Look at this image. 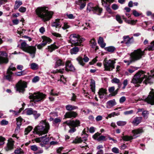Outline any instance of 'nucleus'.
<instances>
[{"mask_svg":"<svg viewBox=\"0 0 154 154\" xmlns=\"http://www.w3.org/2000/svg\"><path fill=\"white\" fill-rule=\"evenodd\" d=\"M26 73L25 70H23L20 72H19L15 73V74L17 76H20L25 75Z\"/></svg>","mask_w":154,"mask_h":154,"instance_id":"48","label":"nucleus"},{"mask_svg":"<svg viewBox=\"0 0 154 154\" xmlns=\"http://www.w3.org/2000/svg\"><path fill=\"white\" fill-rule=\"evenodd\" d=\"M14 152L15 154H23L24 153L23 151L21 148L15 150Z\"/></svg>","mask_w":154,"mask_h":154,"instance_id":"51","label":"nucleus"},{"mask_svg":"<svg viewBox=\"0 0 154 154\" xmlns=\"http://www.w3.org/2000/svg\"><path fill=\"white\" fill-rule=\"evenodd\" d=\"M8 55L7 53L0 51V64L7 63L8 62Z\"/></svg>","mask_w":154,"mask_h":154,"instance_id":"11","label":"nucleus"},{"mask_svg":"<svg viewBox=\"0 0 154 154\" xmlns=\"http://www.w3.org/2000/svg\"><path fill=\"white\" fill-rule=\"evenodd\" d=\"M145 72L141 70L139 71L135 75L140 79H141L142 80L144 79L145 78V80L143 82V83L147 84L148 83H150V79L149 78V77L147 78V76L145 74Z\"/></svg>","mask_w":154,"mask_h":154,"instance_id":"8","label":"nucleus"},{"mask_svg":"<svg viewBox=\"0 0 154 154\" xmlns=\"http://www.w3.org/2000/svg\"><path fill=\"white\" fill-rule=\"evenodd\" d=\"M116 123L118 126H122L125 125L127 124V122L126 121H118Z\"/></svg>","mask_w":154,"mask_h":154,"instance_id":"46","label":"nucleus"},{"mask_svg":"<svg viewBox=\"0 0 154 154\" xmlns=\"http://www.w3.org/2000/svg\"><path fill=\"white\" fill-rule=\"evenodd\" d=\"M65 71L64 69H57L55 71H53V73H56L57 72H59L60 73H63Z\"/></svg>","mask_w":154,"mask_h":154,"instance_id":"53","label":"nucleus"},{"mask_svg":"<svg viewBox=\"0 0 154 154\" xmlns=\"http://www.w3.org/2000/svg\"><path fill=\"white\" fill-rule=\"evenodd\" d=\"M114 0H101L102 5L103 6H106L107 5V3L112 2Z\"/></svg>","mask_w":154,"mask_h":154,"instance_id":"37","label":"nucleus"},{"mask_svg":"<svg viewBox=\"0 0 154 154\" xmlns=\"http://www.w3.org/2000/svg\"><path fill=\"white\" fill-rule=\"evenodd\" d=\"M49 129V124L46 120L42 121L38 125L35 127L33 132L38 135L45 134L48 133Z\"/></svg>","mask_w":154,"mask_h":154,"instance_id":"2","label":"nucleus"},{"mask_svg":"<svg viewBox=\"0 0 154 154\" xmlns=\"http://www.w3.org/2000/svg\"><path fill=\"white\" fill-rule=\"evenodd\" d=\"M31 149L33 151H36L38 150V147L35 145H32L31 146Z\"/></svg>","mask_w":154,"mask_h":154,"instance_id":"58","label":"nucleus"},{"mask_svg":"<svg viewBox=\"0 0 154 154\" xmlns=\"http://www.w3.org/2000/svg\"><path fill=\"white\" fill-rule=\"evenodd\" d=\"M93 138L98 141H104L107 139L106 137L103 135H93Z\"/></svg>","mask_w":154,"mask_h":154,"instance_id":"18","label":"nucleus"},{"mask_svg":"<svg viewBox=\"0 0 154 154\" xmlns=\"http://www.w3.org/2000/svg\"><path fill=\"white\" fill-rule=\"evenodd\" d=\"M27 83L21 80L18 82L16 85L17 91L19 92L23 93L25 91V88L27 87Z\"/></svg>","mask_w":154,"mask_h":154,"instance_id":"7","label":"nucleus"},{"mask_svg":"<svg viewBox=\"0 0 154 154\" xmlns=\"http://www.w3.org/2000/svg\"><path fill=\"white\" fill-rule=\"evenodd\" d=\"M32 127L31 126H28L25 129V134H28L32 129Z\"/></svg>","mask_w":154,"mask_h":154,"instance_id":"47","label":"nucleus"},{"mask_svg":"<svg viewBox=\"0 0 154 154\" xmlns=\"http://www.w3.org/2000/svg\"><path fill=\"white\" fill-rule=\"evenodd\" d=\"M26 114L27 115L35 114L36 113L35 111H33L32 108L28 109H26Z\"/></svg>","mask_w":154,"mask_h":154,"instance_id":"36","label":"nucleus"},{"mask_svg":"<svg viewBox=\"0 0 154 154\" xmlns=\"http://www.w3.org/2000/svg\"><path fill=\"white\" fill-rule=\"evenodd\" d=\"M115 63V62L113 60H107L106 59H105L103 61L105 70L109 71L112 70L115 68L114 64Z\"/></svg>","mask_w":154,"mask_h":154,"instance_id":"6","label":"nucleus"},{"mask_svg":"<svg viewBox=\"0 0 154 154\" xmlns=\"http://www.w3.org/2000/svg\"><path fill=\"white\" fill-rule=\"evenodd\" d=\"M128 72L130 74L132 73L135 70L134 67H132L131 68L128 69Z\"/></svg>","mask_w":154,"mask_h":154,"instance_id":"64","label":"nucleus"},{"mask_svg":"<svg viewBox=\"0 0 154 154\" xmlns=\"http://www.w3.org/2000/svg\"><path fill=\"white\" fill-rule=\"evenodd\" d=\"M30 68L33 70H36L38 68V65L35 63H32L30 65Z\"/></svg>","mask_w":154,"mask_h":154,"instance_id":"43","label":"nucleus"},{"mask_svg":"<svg viewBox=\"0 0 154 154\" xmlns=\"http://www.w3.org/2000/svg\"><path fill=\"white\" fill-rule=\"evenodd\" d=\"M79 63L81 65L83 66L84 65L85 63L83 62V59L81 57H79L77 59Z\"/></svg>","mask_w":154,"mask_h":154,"instance_id":"54","label":"nucleus"},{"mask_svg":"<svg viewBox=\"0 0 154 154\" xmlns=\"http://www.w3.org/2000/svg\"><path fill=\"white\" fill-rule=\"evenodd\" d=\"M123 38L125 43L127 45L131 44L133 42V38H130L128 35L125 36Z\"/></svg>","mask_w":154,"mask_h":154,"instance_id":"20","label":"nucleus"},{"mask_svg":"<svg viewBox=\"0 0 154 154\" xmlns=\"http://www.w3.org/2000/svg\"><path fill=\"white\" fill-rule=\"evenodd\" d=\"M87 11H88L89 12L93 11L94 12H98L100 14L102 11V9L99 8L98 6L94 7L93 4L90 3L88 5Z\"/></svg>","mask_w":154,"mask_h":154,"instance_id":"9","label":"nucleus"},{"mask_svg":"<svg viewBox=\"0 0 154 154\" xmlns=\"http://www.w3.org/2000/svg\"><path fill=\"white\" fill-rule=\"evenodd\" d=\"M98 42L101 47L102 48H104L106 45V44L103 42V38L101 37H99L98 41Z\"/></svg>","mask_w":154,"mask_h":154,"instance_id":"31","label":"nucleus"},{"mask_svg":"<svg viewBox=\"0 0 154 154\" xmlns=\"http://www.w3.org/2000/svg\"><path fill=\"white\" fill-rule=\"evenodd\" d=\"M142 117H137L135 118L132 122V123L135 126H137L142 121Z\"/></svg>","mask_w":154,"mask_h":154,"instance_id":"19","label":"nucleus"},{"mask_svg":"<svg viewBox=\"0 0 154 154\" xmlns=\"http://www.w3.org/2000/svg\"><path fill=\"white\" fill-rule=\"evenodd\" d=\"M115 50V48L112 46L106 48V51L111 52H113Z\"/></svg>","mask_w":154,"mask_h":154,"instance_id":"52","label":"nucleus"},{"mask_svg":"<svg viewBox=\"0 0 154 154\" xmlns=\"http://www.w3.org/2000/svg\"><path fill=\"white\" fill-rule=\"evenodd\" d=\"M111 82L113 83L119 84L120 83V80L119 79L115 78H113L111 80Z\"/></svg>","mask_w":154,"mask_h":154,"instance_id":"50","label":"nucleus"},{"mask_svg":"<svg viewBox=\"0 0 154 154\" xmlns=\"http://www.w3.org/2000/svg\"><path fill=\"white\" fill-rule=\"evenodd\" d=\"M16 68L13 66V64H11L10 66L9 67L7 71L8 72H11V70L12 71H15L16 70Z\"/></svg>","mask_w":154,"mask_h":154,"instance_id":"49","label":"nucleus"},{"mask_svg":"<svg viewBox=\"0 0 154 154\" xmlns=\"http://www.w3.org/2000/svg\"><path fill=\"white\" fill-rule=\"evenodd\" d=\"M37 14L44 21L49 20L52 17L53 12L48 11V8L43 7L37 8L36 10Z\"/></svg>","mask_w":154,"mask_h":154,"instance_id":"1","label":"nucleus"},{"mask_svg":"<svg viewBox=\"0 0 154 154\" xmlns=\"http://www.w3.org/2000/svg\"><path fill=\"white\" fill-rule=\"evenodd\" d=\"M126 100V98L125 96L121 97L119 99V101L120 103H122Z\"/></svg>","mask_w":154,"mask_h":154,"instance_id":"56","label":"nucleus"},{"mask_svg":"<svg viewBox=\"0 0 154 154\" xmlns=\"http://www.w3.org/2000/svg\"><path fill=\"white\" fill-rule=\"evenodd\" d=\"M116 104V103L115 99L111 100L107 102L106 107L108 109H110Z\"/></svg>","mask_w":154,"mask_h":154,"instance_id":"17","label":"nucleus"},{"mask_svg":"<svg viewBox=\"0 0 154 154\" xmlns=\"http://www.w3.org/2000/svg\"><path fill=\"white\" fill-rule=\"evenodd\" d=\"M148 50L149 51H152L154 50V40L150 43V45L145 49V51Z\"/></svg>","mask_w":154,"mask_h":154,"instance_id":"33","label":"nucleus"},{"mask_svg":"<svg viewBox=\"0 0 154 154\" xmlns=\"http://www.w3.org/2000/svg\"><path fill=\"white\" fill-rule=\"evenodd\" d=\"M19 11L21 12L24 13L26 11V8L23 7H21L19 9Z\"/></svg>","mask_w":154,"mask_h":154,"instance_id":"60","label":"nucleus"},{"mask_svg":"<svg viewBox=\"0 0 154 154\" xmlns=\"http://www.w3.org/2000/svg\"><path fill=\"white\" fill-rule=\"evenodd\" d=\"M42 142L43 143L45 144H46L48 143L49 141V138L48 137H47L46 136V135L42 137Z\"/></svg>","mask_w":154,"mask_h":154,"instance_id":"34","label":"nucleus"},{"mask_svg":"<svg viewBox=\"0 0 154 154\" xmlns=\"http://www.w3.org/2000/svg\"><path fill=\"white\" fill-rule=\"evenodd\" d=\"M64 63L61 59H57L55 65V68H57L58 67L61 66H64Z\"/></svg>","mask_w":154,"mask_h":154,"instance_id":"27","label":"nucleus"},{"mask_svg":"<svg viewBox=\"0 0 154 154\" xmlns=\"http://www.w3.org/2000/svg\"><path fill=\"white\" fill-rule=\"evenodd\" d=\"M28 45L24 42H23L21 44V48L24 51H26V49L28 47Z\"/></svg>","mask_w":154,"mask_h":154,"instance_id":"40","label":"nucleus"},{"mask_svg":"<svg viewBox=\"0 0 154 154\" xmlns=\"http://www.w3.org/2000/svg\"><path fill=\"white\" fill-rule=\"evenodd\" d=\"M66 109L68 111H72L78 108V107L76 106L72 105H68L66 106Z\"/></svg>","mask_w":154,"mask_h":154,"instance_id":"30","label":"nucleus"},{"mask_svg":"<svg viewBox=\"0 0 154 154\" xmlns=\"http://www.w3.org/2000/svg\"><path fill=\"white\" fill-rule=\"evenodd\" d=\"M46 95L42 93L38 92L34 93L29 96L30 99L36 102L42 101L45 98Z\"/></svg>","mask_w":154,"mask_h":154,"instance_id":"5","label":"nucleus"},{"mask_svg":"<svg viewBox=\"0 0 154 154\" xmlns=\"http://www.w3.org/2000/svg\"><path fill=\"white\" fill-rule=\"evenodd\" d=\"M14 141L12 138H10L8 140L7 147L6 148V150L7 151L13 149H14Z\"/></svg>","mask_w":154,"mask_h":154,"instance_id":"15","label":"nucleus"},{"mask_svg":"<svg viewBox=\"0 0 154 154\" xmlns=\"http://www.w3.org/2000/svg\"><path fill=\"white\" fill-rule=\"evenodd\" d=\"M13 72H7V75L6 76V78L9 81L11 80V75Z\"/></svg>","mask_w":154,"mask_h":154,"instance_id":"44","label":"nucleus"},{"mask_svg":"<svg viewBox=\"0 0 154 154\" xmlns=\"http://www.w3.org/2000/svg\"><path fill=\"white\" fill-rule=\"evenodd\" d=\"M48 51L50 52H51L53 50L57 48V47L56 45H51L50 46H48Z\"/></svg>","mask_w":154,"mask_h":154,"instance_id":"39","label":"nucleus"},{"mask_svg":"<svg viewBox=\"0 0 154 154\" xmlns=\"http://www.w3.org/2000/svg\"><path fill=\"white\" fill-rule=\"evenodd\" d=\"M85 1L86 0H78L75 2V3L77 5H80L83 2Z\"/></svg>","mask_w":154,"mask_h":154,"instance_id":"62","label":"nucleus"},{"mask_svg":"<svg viewBox=\"0 0 154 154\" xmlns=\"http://www.w3.org/2000/svg\"><path fill=\"white\" fill-rule=\"evenodd\" d=\"M42 38L43 41L41 44L43 47L45 46L47 43H50L51 41L50 38L45 36L42 37Z\"/></svg>","mask_w":154,"mask_h":154,"instance_id":"25","label":"nucleus"},{"mask_svg":"<svg viewBox=\"0 0 154 154\" xmlns=\"http://www.w3.org/2000/svg\"><path fill=\"white\" fill-rule=\"evenodd\" d=\"M8 122L5 120H2L0 122L1 125H7L8 124Z\"/></svg>","mask_w":154,"mask_h":154,"instance_id":"61","label":"nucleus"},{"mask_svg":"<svg viewBox=\"0 0 154 154\" xmlns=\"http://www.w3.org/2000/svg\"><path fill=\"white\" fill-rule=\"evenodd\" d=\"M116 20L120 23H122V21L121 20L120 16L118 15H116Z\"/></svg>","mask_w":154,"mask_h":154,"instance_id":"59","label":"nucleus"},{"mask_svg":"<svg viewBox=\"0 0 154 154\" xmlns=\"http://www.w3.org/2000/svg\"><path fill=\"white\" fill-rule=\"evenodd\" d=\"M145 55V50L142 51L141 49L139 48L134 50L130 54V58L134 62L141 60Z\"/></svg>","mask_w":154,"mask_h":154,"instance_id":"3","label":"nucleus"},{"mask_svg":"<svg viewBox=\"0 0 154 154\" xmlns=\"http://www.w3.org/2000/svg\"><path fill=\"white\" fill-rule=\"evenodd\" d=\"M60 19H56L55 21L53 22L52 24V26L53 27H55L56 28L60 27L61 26V24L60 23Z\"/></svg>","mask_w":154,"mask_h":154,"instance_id":"26","label":"nucleus"},{"mask_svg":"<svg viewBox=\"0 0 154 154\" xmlns=\"http://www.w3.org/2000/svg\"><path fill=\"white\" fill-rule=\"evenodd\" d=\"M79 49L77 47H75L70 50V52L71 54H75L79 51Z\"/></svg>","mask_w":154,"mask_h":154,"instance_id":"38","label":"nucleus"},{"mask_svg":"<svg viewBox=\"0 0 154 154\" xmlns=\"http://www.w3.org/2000/svg\"><path fill=\"white\" fill-rule=\"evenodd\" d=\"M114 87H112L109 88V91L110 93H111V94L109 95V96H114L117 94L118 93V89H117L116 91H114Z\"/></svg>","mask_w":154,"mask_h":154,"instance_id":"23","label":"nucleus"},{"mask_svg":"<svg viewBox=\"0 0 154 154\" xmlns=\"http://www.w3.org/2000/svg\"><path fill=\"white\" fill-rule=\"evenodd\" d=\"M122 139L125 141H128L133 139L131 136H128V135H124L122 137Z\"/></svg>","mask_w":154,"mask_h":154,"instance_id":"42","label":"nucleus"},{"mask_svg":"<svg viewBox=\"0 0 154 154\" xmlns=\"http://www.w3.org/2000/svg\"><path fill=\"white\" fill-rule=\"evenodd\" d=\"M145 101L152 105L154 104V90L152 89L149 94L145 99Z\"/></svg>","mask_w":154,"mask_h":154,"instance_id":"10","label":"nucleus"},{"mask_svg":"<svg viewBox=\"0 0 154 154\" xmlns=\"http://www.w3.org/2000/svg\"><path fill=\"white\" fill-rule=\"evenodd\" d=\"M144 131L142 128H140L132 131L133 133L134 134H141Z\"/></svg>","mask_w":154,"mask_h":154,"instance_id":"28","label":"nucleus"},{"mask_svg":"<svg viewBox=\"0 0 154 154\" xmlns=\"http://www.w3.org/2000/svg\"><path fill=\"white\" fill-rule=\"evenodd\" d=\"M65 70L67 72L69 71H74L75 69L73 65L71 63V61L68 60L66 61L65 64Z\"/></svg>","mask_w":154,"mask_h":154,"instance_id":"13","label":"nucleus"},{"mask_svg":"<svg viewBox=\"0 0 154 154\" xmlns=\"http://www.w3.org/2000/svg\"><path fill=\"white\" fill-rule=\"evenodd\" d=\"M149 114V112L147 110L143 111L142 114V115L145 119H147L148 118Z\"/></svg>","mask_w":154,"mask_h":154,"instance_id":"41","label":"nucleus"},{"mask_svg":"<svg viewBox=\"0 0 154 154\" xmlns=\"http://www.w3.org/2000/svg\"><path fill=\"white\" fill-rule=\"evenodd\" d=\"M5 139L2 137L0 136V146L4 144L5 143L4 141Z\"/></svg>","mask_w":154,"mask_h":154,"instance_id":"55","label":"nucleus"},{"mask_svg":"<svg viewBox=\"0 0 154 154\" xmlns=\"http://www.w3.org/2000/svg\"><path fill=\"white\" fill-rule=\"evenodd\" d=\"M80 122L79 120H69L63 122V124H66L67 125L71 126L72 127H75L79 126Z\"/></svg>","mask_w":154,"mask_h":154,"instance_id":"12","label":"nucleus"},{"mask_svg":"<svg viewBox=\"0 0 154 154\" xmlns=\"http://www.w3.org/2000/svg\"><path fill=\"white\" fill-rule=\"evenodd\" d=\"M95 81L92 79L91 80V83H90V87H91V91L92 92L94 93L95 92Z\"/></svg>","mask_w":154,"mask_h":154,"instance_id":"29","label":"nucleus"},{"mask_svg":"<svg viewBox=\"0 0 154 154\" xmlns=\"http://www.w3.org/2000/svg\"><path fill=\"white\" fill-rule=\"evenodd\" d=\"M22 4V2L20 1L19 0L16 1L15 2V4L14 6V9L15 10L17 9Z\"/></svg>","mask_w":154,"mask_h":154,"instance_id":"32","label":"nucleus"},{"mask_svg":"<svg viewBox=\"0 0 154 154\" xmlns=\"http://www.w3.org/2000/svg\"><path fill=\"white\" fill-rule=\"evenodd\" d=\"M98 94L99 95V97L100 98H103V96L105 94H107V90L103 88H101L100 89Z\"/></svg>","mask_w":154,"mask_h":154,"instance_id":"22","label":"nucleus"},{"mask_svg":"<svg viewBox=\"0 0 154 154\" xmlns=\"http://www.w3.org/2000/svg\"><path fill=\"white\" fill-rule=\"evenodd\" d=\"M70 43L71 46H78L80 45L82 42V40L80 36L76 34H72L69 37Z\"/></svg>","mask_w":154,"mask_h":154,"instance_id":"4","label":"nucleus"},{"mask_svg":"<svg viewBox=\"0 0 154 154\" xmlns=\"http://www.w3.org/2000/svg\"><path fill=\"white\" fill-rule=\"evenodd\" d=\"M119 115V113H116L115 112H113L108 115V117L111 118L112 117H114L115 116H118Z\"/></svg>","mask_w":154,"mask_h":154,"instance_id":"57","label":"nucleus"},{"mask_svg":"<svg viewBox=\"0 0 154 154\" xmlns=\"http://www.w3.org/2000/svg\"><path fill=\"white\" fill-rule=\"evenodd\" d=\"M36 50V48L35 47L29 46L25 52L30 54L32 55V57L33 58L35 56L34 54L35 53Z\"/></svg>","mask_w":154,"mask_h":154,"instance_id":"14","label":"nucleus"},{"mask_svg":"<svg viewBox=\"0 0 154 154\" xmlns=\"http://www.w3.org/2000/svg\"><path fill=\"white\" fill-rule=\"evenodd\" d=\"M91 43L90 46L92 48H95V50H96L98 49L97 47L96 46V43L94 39H92L90 41Z\"/></svg>","mask_w":154,"mask_h":154,"instance_id":"35","label":"nucleus"},{"mask_svg":"<svg viewBox=\"0 0 154 154\" xmlns=\"http://www.w3.org/2000/svg\"><path fill=\"white\" fill-rule=\"evenodd\" d=\"M132 11L133 14L135 17H138L140 15V14L135 10H133Z\"/></svg>","mask_w":154,"mask_h":154,"instance_id":"63","label":"nucleus"},{"mask_svg":"<svg viewBox=\"0 0 154 154\" xmlns=\"http://www.w3.org/2000/svg\"><path fill=\"white\" fill-rule=\"evenodd\" d=\"M142 81L141 79L134 75L131 80V82L134 84H140L141 83Z\"/></svg>","mask_w":154,"mask_h":154,"instance_id":"24","label":"nucleus"},{"mask_svg":"<svg viewBox=\"0 0 154 154\" xmlns=\"http://www.w3.org/2000/svg\"><path fill=\"white\" fill-rule=\"evenodd\" d=\"M77 115L78 114L76 112L72 111L66 112L64 115V117L66 118H75Z\"/></svg>","mask_w":154,"mask_h":154,"instance_id":"16","label":"nucleus"},{"mask_svg":"<svg viewBox=\"0 0 154 154\" xmlns=\"http://www.w3.org/2000/svg\"><path fill=\"white\" fill-rule=\"evenodd\" d=\"M22 120V119L20 117L17 118V125L18 127H20L21 125V122Z\"/></svg>","mask_w":154,"mask_h":154,"instance_id":"45","label":"nucleus"},{"mask_svg":"<svg viewBox=\"0 0 154 154\" xmlns=\"http://www.w3.org/2000/svg\"><path fill=\"white\" fill-rule=\"evenodd\" d=\"M87 140V138L85 137L83 138L77 137L73 141L72 143H79L83 141H85Z\"/></svg>","mask_w":154,"mask_h":154,"instance_id":"21","label":"nucleus"}]
</instances>
